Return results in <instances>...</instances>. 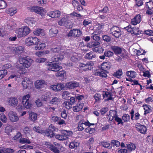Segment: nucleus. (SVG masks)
I'll return each instance as SVG.
<instances>
[{
	"mask_svg": "<svg viewBox=\"0 0 153 153\" xmlns=\"http://www.w3.org/2000/svg\"><path fill=\"white\" fill-rule=\"evenodd\" d=\"M93 74L95 76H99L102 78H106L107 76L106 72L102 71L100 72L99 69L94 70L93 71Z\"/></svg>",
	"mask_w": 153,
	"mask_h": 153,
	"instance_id": "25",
	"label": "nucleus"
},
{
	"mask_svg": "<svg viewBox=\"0 0 153 153\" xmlns=\"http://www.w3.org/2000/svg\"><path fill=\"white\" fill-rule=\"evenodd\" d=\"M96 57V55L93 51H90L87 53L85 56V58L88 59H92Z\"/></svg>",
	"mask_w": 153,
	"mask_h": 153,
	"instance_id": "34",
	"label": "nucleus"
},
{
	"mask_svg": "<svg viewBox=\"0 0 153 153\" xmlns=\"http://www.w3.org/2000/svg\"><path fill=\"white\" fill-rule=\"evenodd\" d=\"M78 67L80 72L89 71L93 69L94 64L92 61H88L85 63L79 62Z\"/></svg>",
	"mask_w": 153,
	"mask_h": 153,
	"instance_id": "2",
	"label": "nucleus"
},
{
	"mask_svg": "<svg viewBox=\"0 0 153 153\" xmlns=\"http://www.w3.org/2000/svg\"><path fill=\"white\" fill-rule=\"evenodd\" d=\"M101 95L99 93H96L94 96V97L96 102L100 101L101 100Z\"/></svg>",
	"mask_w": 153,
	"mask_h": 153,
	"instance_id": "60",
	"label": "nucleus"
},
{
	"mask_svg": "<svg viewBox=\"0 0 153 153\" xmlns=\"http://www.w3.org/2000/svg\"><path fill=\"white\" fill-rule=\"evenodd\" d=\"M51 87L52 90L58 91L62 90L64 88V85L63 84L59 83L57 85H52Z\"/></svg>",
	"mask_w": 153,
	"mask_h": 153,
	"instance_id": "20",
	"label": "nucleus"
},
{
	"mask_svg": "<svg viewBox=\"0 0 153 153\" xmlns=\"http://www.w3.org/2000/svg\"><path fill=\"white\" fill-rule=\"evenodd\" d=\"M47 84V82L44 80H37L34 82L35 87L38 89L44 88Z\"/></svg>",
	"mask_w": 153,
	"mask_h": 153,
	"instance_id": "14",
	"label": "nucleus"
},
{
	"mask_svg": "<svg viewBox=\"0 0 153 153\" xmlns=\"http://www.w3.org/2000/svg\"><path fill=\"white\" fill-rule=\"evenodd\" d=\"M135 1V6L138 7L142 6L143 3V0H134Z\"/></svg>",
	"mask_w": 153,
	"mask_h": 153,
	"instance_id": "63",
	"label": "nucleus"
},
{
	"mask_svg": "<svg viewBox=\"0 0 153 153\" xmlns=\"http://www.w3.org/2000/svg\"><path fill=\"white\" fill-rule=\"evenodd\" d=\"M102 38L103 40L105 42H110L111 41V37L108 36L106 35H104L102 36Z\"/></svg>",
	"mask_w": 153,
	"mask_h": 153,
	"instance_id": "59",
	"label": "nucleus"
},
{
	"mask_svg": "<svg viewBox=\"0 0 153 153\" xmlns=\"http://www.w3.org/2000/svg\"><path fill=\"white\" fill-rule=\"evenodd\" d=\"M37 114L35 113H32L30 114V118L32 121H35L37 118Z\"/></svg>",
	"mask_w": 153,
	"mask_h": 153,
	"instance_id": "54",
	"label": "nucleus"
},
{
	"mask_svg": "<svg viewBox=\"0 0 153 153\" xmlns=\"http://www.w3.org/2000/svg\"><path fill=\"white\" fill-rule=\"evenodd\" d=\"M115 112H117L113 110L109 111V114L107 115V116H108V117L109 118L108 120L109 121H112L114 118H115Z\"/></svg>",
	"mask_w": 153,
	"mask_h": 153,
	"instance_id": "39",
	"label": "nucleus"
},
{
	"mask_svg": "<svg viewBox=\"0 0 153 153\" xmlns=\"http://www.w3.org/2000/svg\"><path fill=\"white\" fill-rule=\"evenodd\" d=\"M16 24L13 21H10L7 25L6 27L10 30H13L16 28Z\"/></svg>",
	"mask_w": 153,
	"mask_h": 153,
	"instance_id": "36",
	"label": "nucleus"
},
{
	"mask_svg": "<svg viewBox=\"0 0 153 153\" xmlns=\"http://www.w3.org/2000/svg\"><path fill=\"white\" fill-rule=\"evenodd\" d=\"M7 71L6 70H0V79H3L7 75Z\"/></svg>",
	"mask_w": 153,
	"mask_h": 153,
	"instance_id": "53",
	"label": "nucleus"
},
{
	"mask_svg": "<svg viewBox=\"0 0 153 153\" xmlns=\"http://www.w3.org/2000/svg\"><path fill=\"white\" fill-rule=\"evenodd\" d=\"M84 103L81 102H78L76 105L73 108V111L75 112H78L80 111L82 108Z\"/></svg>",
	"mask_w": 153,
	"mask_h": 153,
	"instance_id": "26",
	"label": "nucleus"
},
{
	"mask_svg": "<svg viewBox=\"0 0 153 153\" xmlns=\"http://www.w3.org/2000/svg\"><path fill=\"white\" fill-rule=\"evenodd\" d=\"M140 21L141 15L138 14L135 16L134 18L131 19V23L134 25H135L139 24Z\"/></svg>",
	"mask_w": 153,
	"mask_h": 153,
	"instance_id": "21",
	"label": "nucleus"
},
{
	"mask_svg": "<svg viewBox=\"0 0 153 153\" xmlns=\"http://www.w3.org/2000/svg\"><path fill=\"white\" fill-rule=\"evenodd\" d=\"M18 72L20 74H24L27 72V70L23 66H20L18 68Z\"/></svg>",
	"mask_w": 153,
	"mask_h": 153,
	"instance_id": "47",
	"label": "nucleus"
},
{
	"mask_svg": "<svg viewBox=\"0 0 153 153\" xmlns=\"http://www.w3.org/2000/svg\"><path fill=\"white\" fill-rule=\"evenodd\" d=\"M23 65L27 68H28L31 65L33 61L30 57L28 56L23 57L22 59Z\"/></svg>",
	"mask_w": 153,
	"mask_h": 153,
	"instance_id": "15",
	"label": "nucleus"
},
{
	"mask_svg": "<svg viewBox=\"0 0 153 153\" xmlns=\"http://www.w3.org/2000/svg\"><path fill=\"white\" fill-rule=\"evenodd\" d=\"M8 104L12 106H16L18 101L16 97H11L8 98L7 100Z\"/></svg>",
	"mask_w": 153,
	"mask_h": 153,
	"instance_id": "18",
	"label": "nucleus"
},
{
	"mask_svg": "<svg viewBox=\"0 0 153 153\" xmlns=\"http://www.w3.org/2000/svg\"><path fill=\"white\" fill-rule=\"evenodd\" d=\"M58 32V30L55 27L51 28L49 30V33L51 36H53Z\"/></svg>",
	"mask_w": 153,
	"mask_h": 153,
	"instance_id": "40",
	"label": "nucleus"
},
{
	"mask_svg": "<svg viewBox=\"0 0 153 153\" xmlns=\"http://www.w3.org/2000/svg\"><path fill=\"white\" fill-rule=\"evenodd\" d=\"M66 73L65 71L62 70L57 72L55 74L56 76L60 77L62 78H64L66 76Z\"/></svg>",
	"mask_w": 153,
	"mask_h": 153,
	"instance_id": "41",
	"label": "nucleus"
},
{
	"mask_svg": "<svg viewBox=\"0 0 153 153\" xmlns=\"http://www.w3.org/2000/svg\"><path fill=\"white\" fill-rule=\"evenodd\" d=\"M101 144L102 146L105 148L108 149H110L111 148V147L110 146V144L107 142H101Z\"/></svg>",
	"mask_w": 153,
	"mask_h": 153,
	"instance_id": "57",
	"label": "nucleus"
},
{
	"mask_svg": "<svg viewBox=\"0 0 153 153\" xmlns=\"http://www.w3.org/2000/svg\"><path fill=\"white\" fill-rule=\"evenodd\" d=\"M0 120L4 123H6L7 122V118L5 115L3 113L0 114Z\"/></svg>",
	"mask_w": 153,
	"mask_h": 153,
	"instance_id": "51",
	"label": "nucleus"
},
{
	"mask_svg": "<svg viewBox=\"0 0 153 153\" xmlns=\"http://www.w3.org/2000/svg\"><path fill=\"white\" fill-rule=\"evenodd\" d=\"M136 130L141 134H145L147 131V128L146 126L144 125H141L139 123H137L136 125Z\"/></svg>",
	"mask_w": 153,
	"mask_h": 153,
	"instance_id": "17",
	"label": "nucleus"
},
{
	"mask_svg": "<svg viewBox=\"0 0 153 153\" xmlns=\"http://www.w3.org/2000/svg\"><path fill=\"white\" fill-rule=\"evenodd\" d=\"M82 34V31L79 29H73L70 30L67 35L68 37H73L74 38H78Z\"/></svg>",
	"mask_w": 153,
	"mask_h": 153,
	"instance_id": "9",
	"label": "nucleus"
},
{
	"mask_svg": "<svg viewBox=\"0 0 153 153\" xmlns=\"http://www.w3.org/2000/svg\"><path fill=\"white\" fill-rule=\"evenodd\" d=\"M58 130L53 125L51 124L49 126L48 130H45V135L50 137H53L55 136L54 132L57 131Z\"/></svg>",
	"mask_w": 153,
	"mask_h": 153,
	"instance_id": "6",
	"label": "nucleus"
},
{
	"mask_svg": "<svg viewBox=\"0 0 153 153\" xmlns=\"http://www.w3.org/2000/svg\"><path fill=\"white\" fill-rule=\"evenodd\" d=\"M122 74L123 72L122 70L120 69L116 72H114L113 75L114 76L116 77L117 78H120L121 76L122 75Z\"/></svg>",
	"mask_w": 153,
	"mask_h": 153,
	"instance_id": "44",
	"label": "nucleus"
},
{
	"mask_svg": "<svg viewBox=\"0 0 153 153\" xmlns=\"http://www.w3.org/2000/svg\"><path fill=\"white\" fill-rule=\"evenodd\" d=\"M57 48H52L51 51L55 53L54 55L51 58V60L53 62H58L61 61L64 58V57L63 54L61 53L58 51Z\"/></svg>",
	"mask_w": 153,
	"mask_h": 153,
	"instance_id": "5",
	"label": "nucleus"
},
{
	"mask_svg": "<svg viewBox=\"0 0 153 153\" xmlns=\"http://www.w3.org/2000/svg\"><path fill=\"white\" fill-rule=\"evenodd\" d=\"M110 33L116 38H118L121 35V32L119 27L117 26H114L110 30Z\"/></svg>",
	"mask_w": 153,
	"mask_h": 153,
	"instance_id": "10",
	"label": "nucleus"
},
{
	"mask_svg": "<svg viewBox=\"0 0 153 153\" xmlns=\"http://www.w3.org/2000/svg\"><path fill=\"white\" fill-rule=\"evenodd\" d=\"M16 12V10L14 9L13 8H10L7 10V13H8L10 14V15L11 16H13L15 14Z\"/></svg>",
	"mask_w": 153,
	"mask_h": 153,
	"instance_id": "58",
	"label": "nucleus"
},
{
	"mask_svg": "<svg viewBox=\"0 0 153 153\" xmlns=\"http://www.w3.org/2000/svg\"><path fill=\"white\" fill-rule=\"evenodd\" d=\"M58 24L62 26H64L67 28L71 27V22L67 17H63L58 22Z\"/></svg>",
	"mask_w": 153,
	"mask_h": 153,
	"instance_id": "11",
	"label": "nucleus"
},
{
	"mask_svg": "<svg viewBox=\"0 0 153 153\" xmlns=\"http://www.w3.org/2000/svg\"><path fill=\"white\" fill-rule=\"evenodd\" d=\"M113 95L111 92H110L107 91H104L103 92V97L107 98L105 100L106 101L113 100L114 98H113Z\"/></svg>",
	"mask_w": 153,
	"mask_h": 153,
	"instance_id": "27",
	"label": "nucleus"
},
{
	"mask_svg": "<svg viewBox=\"0 0 153 153\" xmlns=\"http://www.w3.org/2000/svg\"><path fill=\"white\" fill-rule=\"evenodd\" d=\"M61 68L57 63L52 61L48 65V70L54 71H59Z\"/></svg>",
	"mask_w": 153,
	"mask_h": 153,
	"instance_id": "13",
	"label": "nucleus"
},
{
	"mask_svg": "<svg viewBox=\"0 0 153 153\" xmlns=\"http://www.w3.org/2000/svg\"><path fill=\"white\" fill-rule=\"evenodd\" d=\"M60 101L59 98L56 97L53 98L50 102V103L52 104H58L59 102Z\"/></svg>",
	"mask_w": 153,
	"mask_h": 153,
	"instance_id": "48",
	"label": "nucleus"
},
{
	"mask_svg": "<svg viewBox=\"0 0 153 153\" xmlns=\"http://www.w3.org/2000/svg\"><path fill=\"white\" fill-rule=\"evenodd\" d=\"M126 75L128 77H129L130 78H134L136 75V73L134 71H127L126 73Z\"/></svg>",
	"mask_w": 153,
	"mask_h": 153,
	"instance_id": "38",
	"label": "nucleus"
},
{
	"mask_svg": "<svg viewBox=\"0 0 153 153\" xmlns=\"http://www.w3.org/2000/svg\"><path fill=\"white\" fill-rule=\"evenodd\" d=\"M39 39L37 37H35L30 36L25 39V44L27 46L38 45Z\"/></svg>",
	"mask_w": 153,
	"mask_h": 153,
	"instance_id": "8",
	"label": "nucleus"
},
{
	"mask_svg": "<svg viewBox=\"0 0 153 153\" xmlns=\"http://www.w3.org/2000/svg\"><path fill=\"white\" fill-rule=\"evenodd\" d=\"M14 50L17 53H21L23 52L24 50V47L22 46H18Z\"/></svg>",
	"mask_w": 153,
	"mask_h": 153,
	"instance_id": "45",
	"label": "nucleus"
},
{
	"mask_svg": "<svg viewBox=\"0 0 153 153\" xmlns=\"http://www.w3.org/2000/svg\"><path fill=\"white\" fill-rule=\"evenodd\" d=\"M142 31L139 30V28L136 27H132L131 33L134 34L136 36L140 35L142 34Z\"/></svg>",
	"mask_w": 153,
	"mask_h": 153,
	"instance_id": "33",
	"label": "nucleus"
},
{
	"mask_svg": "<svg viewBox=\"0 0 153 153\" xmlns=\"http://www.w3.org/2000/svg\"><path fill=\"white\" fill-rule=\"evenodd\" d=\"M64 107H65L66 108L69 109L72 108L71 105L70 104L68 101L64 102L63 104Z\"/></svg>",
	"mask_w": 153,
	"mask_h": 153,
	"instance_id": "62",
	"label": "nucleus"
},
{
	"mask_svg": "<svg viewBox=\"0 0 153 153\" xmlns=\"http://www.w3.org/2000/svg\"><path fill=\"white\" fill-rule=\"evenodd\" d=\"M77 128L79 131H83L85 127V125L83 124L82 121H80L78 123Z\"/></svg>",
	"mask_w": 153,
	"mask_h": 153,
	"instance_id": "43",
	"label": "nucleus"
},
{
	"mask_svg": "<svg viewBox=\"0 0 153 153\" xmlns=\"http://www.w3.org/2000/svg\"><path fill=\"white\" fill-rule=\"evenodd\" d=\"M70 93L67 91H64L62 93V96L64 99H68L71 97L70 96Z\"/></svg>",
	"mask_w": 153,
	"mask_h": 153,
	"instance_id": "56",
	"label": "nucleus"
},
{
	"mask_svg": "<svg viewBox=\"0 0 153 153\" xmlns=\"http://www.w3.org/2000/svg\"><path fill=\"white\" fill-rule=\"evenodd\" d=\"M33 34L35 35L43 36L45 35L44 30L43 29L38 28L35 29L33 31Z\"/></svg>",
	"mask_w": 153,
	"mask_h": 153,
	"instance_id": "30",
	"label": "nucleus"
},
{
	"mask_svg": "<svg viewBox=\"0 0 153 153\" xmlns=\"http://www.w3.org/2000/svg\"><path fill=\"white\" fill-rule=\"evenodd\" d=\"M8 116L10 120L12 122H15L17 121L19 118L16 113L12 111H10L8 114Z\"/></svg>",
	"mask_w": 153,
	"mask_h": 153,
	"instance_id": "16",
	"label": "nucleus"
},
{
	"mask_svg": "<svg viewBox=\"0 0 153 153\" xmlns=\"http://www.w3.org/2000/svg\"><path fill=\"white\" fill-rule=\"evenodd\" d=\"M111 65V63L109 62H104L101 65V69L102 71L106 72L110 69Z\"/></svg>",
	"mask_w": 153,
	"mask_h": 153,
	"instance_id": "19",
	"label": "nucleus"
},
{
	"mask_svg": "<svg viewBox=\"0 0 153 153\" xmlns=\"http://www.w3.org/2000/svg\"><path fill=\"white\" fill-rule=\"evenodd\" d=\"M7 6V4L5 1L0 0V9H3L5 8Z\"/></svg>",
	"mask_w": 153,
	"mask_h": 153,
	"instance_id": "49",
	"label": "nucleus"
},
{
	"mask_svg": "<svg viewBox=\"0 0 153 153\" xmlns=\"http://www.w3.org/2000/svg\"><path fill=\"white\" fill-rule=\"evenodd\" d=\"M122 118L124 122L130 121V115L128 114H124L122 116Z\"/></svg>",
	"mask_w": 153,
	"mask_h": 153,
	"instance_id": "46",
	"label": "nucleus"
},
{
	"mask_svg": "<svg viewBox=\"0 0 153 153\" xmlns=\"http://www.w3.org/2000/svg\"><path fill=\"white\" fill-rule=\"evenodd\" d=\"M72 134L73 133L71 131L63 130L61 131V134H57L55 137L59 140L64 141L68 139Z\"/></svg>",
	"mask_w": 153,
	"mask_h": 153,
	"instance_id": "4",
	"label": "nucleus"
},
{
	"mask_svg": "<svg viewBox=\"0 0 153 153\" xmlns=\"http://www.w3.org/2000/svg\"><path fill=\"white\" fill-rule=\"evenodd\" d=\"M25 22L28 25L30 26H33V24H35V21L33 18L28 17L25 19Z\"/></svg>",
	"mask_w": 153,
	"mask_h": 153,
	"instance_id": "31",
	"label": "nucleus"
},
{
	"mask_svg": "<svg viewBox=\"0 0 153 153\" xmlns=\"http://www.w3.org/2000/svg\"><path fill=\"white\" fill-rule=\"evenodd\" d=\"M115 120L118 123V124H121L123 125V122L122 119L118 117L117 114V113L115 112Z\"/></svg>",
	"mask_w": 153,
	"mask_h": 153,
	"instance_id": "52",
	"label": "nucleus"
},
{
	"mask_svg": "<svg viewBox=\"0 0 153 153\" xmlns=\"http://www.w3.org/2000/svg\"><path fill=\"white\" fill-rule=\"evenodd\" d=\"M23 27L25 36L27 35L30 33L31 30L27 26H23Z\"/></svg>",
	"mask_w": 153,
	"mask_h": 153,
	"instance_id": "50",
	"label": "nucleus"
},
{
	"mask_svg": "<svg viewBox=\"0 0 153 153\" xmlns=\"http://www.w3.org/2000/svg\"><path fill=\"white\" fill-rule=\"evenodd\" d=\"M134 110L133 109H132L130 112L131 119L132 120H137L140 119V115L138 112H137L135 113V117H134Z\"/></svg>",
	"mask_w": 153,
	"mask_h": 153,
	"instance_id": "24",
	"label": "nucleus"
},
{
	"mask_svg": "<svg viewBox=\"0 0 153 153\" xmlns=\"http://www.w3.org/2000/svg\"><path fill=\"white\" fill-rule=\"evenodd\" d=\"M17 37L22 38L25 36L23 27L20 28L16 30Z\"/></svg>",
	"mask_w": 153,
	"mask_h": 153,
	"instance_id": "32",
	"label": "nucleus"
},
{
	"mask_svg": "<svg viewBox=\"0 0 153 153\" xmlns=\"http://www.w3.org/2000/svg\"><path fill=\"white\" fill-rule=\"evenodd\" d=\"M146 8L153 9V0H149V2L146 3Z\"/></svg>",
	"mask_w": 153,
	"mask_h": 153,
	"instance_id": "55",
	"label": "nucleus"
},
{
	"mask_svg": "<svg viewBox=\"0 0 153 153\" xmlns=\"http://www.w3.org/2000/svg\"><path fill=\"white\" fill-rule=\"evenodd\" d=\"M135 144L131 143L130 144L127 145V148L128 151L131 152L135 150L136 149Z\"/></svg>",
	"mask_w": 153,
	"mask_h": 153,
	"instance_id": "37",
	"label": "nucleus"
},
{
	"mask_svg": "<svg viewBox=\"0 0 153 153\" xmlns=\"http://www.w3.org/2000/svg\"><path fill=\"white\" fill-rule=\"evenodd\" d=\"M54 145H53L50 142H45V144L46 147L49 149L54 153H59V148L60 147V145L56 142H54Z\"/></svg>",
	"mask_w": 153,
	"mask_h": 153,
	"instance_id": "7",
	"label": "nucleus"
},
{
	"mask_svg": "<svg viewBox=\"0 0 153 153\" xmlns=\"http://www.w3.org/2000/svg\"><path fill=\"white\" fill-rule=\"evenodd\" d=\"M100 42H94L91 40L87 44V46L89 48H92L94 52L101 53H102L104 49L100 46Z\"/></svg>",
	"mask_w": 153,
	"mask_h": 153,
	"instance_id": "3",
	"label": "nucleus"
},
{
	"mask_svg": "<svg viewBox=\"0 0 153 153\" xmlns=\"http://www.w3.org/2000/svg\"><path fill=\"white\" fill-rule=\"evenodd\" d=\"M79 85V83L76 82H71L66 84L67 87L71 89L76 88Z\"/></svg>",
	"mask_w": 153,
	"mask_h": 153,
	"instance_id": "28",
	"label": "nucleus"
},
{
	"mask_svg": "<svg viewBox=\"0 0 153 153\" xmlns=\"http://www.w3.org/2000/svg\"><path fill=\"white\" fill-rule=\"evenodd\" d=\"M111 48L116 55L120 54L122 52V48L117 46H112Z\"/></svg>",
	"mask_w": 153,
	"mask_h": 153,
	"instance_id": "29",
	"label": "nucleus"
},
{
	"mask_svg": "<svg viewBox=\"0 0 153 153\" xmlns=\"http://www.w3.org/2000/svg\"><path fill=\"white\" fill-rule=\"evenodd\" d=\"M31 12H33L38 14H40L42 16L44 14V10L42 7L39 6H33L29 8Z\"/></svg>",
	"mask_w": 153,
	"mask_h": 153,
	"instance_id": "12",
	"label": "nucleus"
},
{
	"mask_svg": "<svg viewBox=\"0 0 153 153\" xmlns=\"http://www.w3.org/2000/svg\"><path fill=\"white\" fill-rule=\"evenodd\" d=\"M33 130L38 133L42 134L45 135V130L40 129L39 126H36L33 128Z\"/></svg>",
	"mask_w": 153,
	"mask_h": 153,
	"instance_id": "42",
	"label": "nucleus"
},
{
	"mask_svg": "<svg viewBox=\"0 0 153 153\" xmlns=\"http://www.w3.org/2000/svg\"><path fill=\"white\" fill-rule=\"evenodd\" d=\"M94 138L93 137H91L86 142V144L88 146L89 150H91L93 147V143L94 142Z\"/></svg>",
	"mask_w": 153,
	"mask_h": 153,
	"instance_id": "35",
	"label": "nucleus"
},
{
	"mask_svg": "<svg viewBox=\"0 0 153 153\" xmlns=\"http://www.w3.org/2000/svg\"><path fill=\"white\" fill-rule=\"evenodd\" d=\"M144 110V115H146L152 111V108L149 105L144 104L142 106Z\"/></svg>",
	"mask_w": 153,
	"mask_h": 153,
	"instance_id": "23",
	"label": "nucleus"
},
{
	"mask_svg": "<svg viewBox=\"0 0 153 153\" xmlns=\"http://www.w3.org/2000/svg\"><path fill=\"white\" fill-rule=\"evenodd\" d=\"M85 131L87 133L92 134L95 132V130L94 128L88 127L85 128Z\"/></svg>",
	"mask_w": 153,
	"mask_h": 153,
	"instance_id": "64",
	"label": "nucleus"
},
{
	"mask_svg": "<svg viewBox=\"0 0 153 153\" xmlns=\"http://www.w3.org/2000/svg\"><path fill=\"white\" fill-rule=\"evenodd\" d=\"M52 120L59 125H66L65 121L61 119L60 117L53 116L52 117Z\"/></svg>",
	"mask_w": 153,
	"mask_h": 153,
	"instance_id": "22",
	"label": "nucleus"
},
{
	"mask_svg": "<svg viewBox=\"0 0 153 153\" xmlns=\"http://www.w3.org/2000/svg\"><path fill=\"white\" fill-rule=\"evenodd\" d=\"M19 143H27L30 144L31 143L29 139L26 138H23L22 139H20L19 140Z\"/></svg>",
	"mask_w": 153,
	"mask_h": 153,
	"instance_id": "61",
	"label": "nucleus"
},
{
	"mask_svg": "<svg viewBox=\"0 0 153 153\" xmlns=\"http://www.w3.org/2000/svg\"><path fill=\"white\" fill-rule=\"evenodd\" d=\"M30 97L29 94H27L23 96L22 99V102L23 106L19 105L16 108L19 111H21L23 110L24 108H30L31 107L32 105L29 100V99Z\"/></svg>",
	"mask_w": 153,
	"mask_h": 153,
	"instance_id": "1",
	"label": "nucleus"
}]
</instances>
